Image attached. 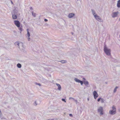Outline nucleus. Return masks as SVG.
<instances>
[{
    "mask_svg": "<svg viewBox=\"0 0 120 120\" xmlns=\"http://www.w3.org/2000/svg\"><path fill=\"white\" fill-rule=\"evenodd\" d=\"M74 80L75 81V82H78L79 83L80 82V80L78 79H77L76 78H75L74 79Z\"/></svg>",
    "mask_w": 120,
    "mask_h": 120,
    "instance_id": "dca6fc26",
    "label": "nucleus"
},
{
    "mask_svg": "<svg viewBox=\"0 0 120 120\" xmlns=\"http://www.w3.org/2000/svg\"><path fill=\"white\" fill-rule=\"evenodd\" d=\"M35 84L36 85H38V86H41V84L40 83H37V82H35Z\"/></svg>",
    "mask_w": 120,
    "mask_h": 120,
    "instance_id": "4be33fe9",
    "label": "nucleus"
},
{
    "mask_svg": "<svg viewBox=\"0 0 120 120\" xmlns=\"http://www.w3.org/2000/svg\"><path fill=\"white\" fill-rule=\"evenodd\" d=\"M30 10H33V9L32 8V7H31L30 8Z\"/></svg>",
    "mask_w": 120,
    "mask_h": 120,
    "instance_id": "72a5a7b5",
    "label": "nucleus"
},
{
    "mask_svg": "<svg viewBox=\"0 0 120 120\" xmlns=\"http://www.w3.org/2000/svg\"><path fill=\"white\" fill-rule=\"evenodd\" d=\"M1 111L0 110V117H1Z\"/></svg>",
    "mask_w": 120,
    "mask_h": 120,
    "instance_id": "c85d7f7f",
    "label": "nucleus"
},
{
    "mask_svg": "<svg viewBox=\"0 0 120 120\" xmlns=\"http://www.w3.org/2000/svg\"><path fill=\"white\" fill-rule=\"evenodd\" d=\"M93 94L94 96V97L95 99H96V98L98 97V94L97 92L95 91H94L93 93Z\"/></svg>",
    "mask_w": 120,
    "mask_h": 120,
    "instance_id": "0eeeda50",
    "label": "nucleus"
},
{
    "mask_svg": "<svg viewBox=\"0 0 120 120\" xmlns=\"http://www.w3.org/2000/svg\"><path fill=\"white\" fill-rule=\"evenodd\" d=\"M48 21V20L46 19H44V21L45 22H47Z\"/></svg>",
    "mask_w": 120,
    "mask_h": 120,
    "instance_id": "c756f323",
    "label": "nucleus"
},
{
    "mask_svg": "<svg viewBox=\"0 0 120 120\" xmlns=\"http://www.w3.org/2000/svg\"><path fill=\"white\" fill-rule=\"evenodd\" d=\"M71 99H73L75 101V102H76V104H77V100H75L74 98H69V99L70 100Z\"/></svg>",
    "mask_w": 120,
    "mask_h": 120,
    "instance_id": "aec40b11",
    "label": "nucleus"
},
{
    "mask_svg": "<svg viewBox=\"0 0 120 120\" xmlns=\"http://www.w3.org/2000/svg\"><path fill=\"white\" fill-rule=\"evenodd\" d=\"M118 88V87L117 86H116V87L114 89V91H113V92L114 93H115L116 92V90H117V88Z\"/></svg>",
    "mask_w": 120,
    "mask_h": 120,
    "instance_id": "6ab92c4d",
    "label": "nucleus"
},
{
    "mask_svg": "<svg viewBox=\"0 0 120 120\" xmlns=\"http://www.w3.org/2000/svg\"><path fill=\"white\" fill-rule=\"evenodd\" d=\"M103 108L101 106L99 107L98 109V111L100 115H102L103 114Z\"/></svg>",
    "mask_w": 120,
    "mask_h": 120,
    "instance_id": "39448f33",
    "label": "nucleus"
},
{
    "mask_svg": "<svg viewBox=\"0 0 120 120\" xmlns=\"http://www.w3.org/2000/svg\"><path fill=\"white\" fill-rule=\"evenodd\" d=\"M112 110H110L109 112V113L111 115H114L116 113V109L114 106L112 107Z\"/></svg>",
    "mask_w": 120,
    "mask_h": 120,
    "instance_id": "20e7f679",
    "label": "nucleus"
},
{
    "mask_svg": "<svg viewBox=\"0 0 120 120\" xmlns=\"http://www.w3.org/2000/svg\"><path fill=\"white\" fill-rule=\"evenodd\" d=\"M28 41H30V37H28Z\"/></svg>",
    "mask_w": 120,
    "mask_h": 120,
    "instance_id": "7c9ffc66",
    "label": "nucleus"
},
{
    "mask_svg": "<svg viewBox=\"0 0 120 120\" xmlns=\"http://www.w3.org/2000/svg\"><path fill=\"white\" fill-rule=\"evenodd\" d=\"M119 20H120V19H119Z\"/></svg>",
    "mask_w": 120,
    "mask_h": 120,
    "instance_id": "79ce46f5",
    "label": "nucleus"
},
{
    "mask_svg": "<svg viewBox=\"0 0 120 120\" xmlns=\"http://www.w3.org/2000/svg\"><path fill=\"white\" fill-rule=\"evenodd\" d=\"M104 50L105 53L106 55L108 56L110 55V49L107 48L106 45H104Z\"/></svg>",
    "mask_w": 120,
    "mask_h": 120,
    "instance_id": "f03ea898",
    "label": "nucleus"
},
{
    "mask_svg": "<svg viewBox=\"0 0 120 120\" xmlns=\"http://www.w3.org/2000/svg\"><path fill=\"white\" fill-rule=\"evenodd\" d=\"M75 15V14L73 13H69L68 15V17L70 18H72Z\"/></svg>",
    "mask_w": 120,
    "mask_h": 120,
    "instance_id": "9d476101",
    "label": "nucleus"
},
{
    "mask_svg": "<svg viewBox=\"0 0 120 120\" xmlns=\"http://www.w3.org/2000/svg\"><path fill=\"white\" fill-rule=\"evenodd\" d=\"M105 83L106 84H107V82H105Z\"/></svg>",
    "mask_w": 120,
    "mask_h": 120,
    "instance_id": "58836bf2",
    "label": "nucleus"
},
{
    "mask_svg": "<svg viewBox=\"0 0 120 120\" xmlns=\"http://www.w3.org/2000/svg\"><path fill=\"white\" fill-rule=\"evenodd\" d=\"M83 82L81 80L80 81V82H79V83H81V85H82L83 84Z\"/></svg>",
    "mask_w": 120,
    "mask_h": 120,
    "instance_id": "393cba45",
    "label": "nucleus"
},
{
    "mask_svg": "<svg viewBox=\"0 0 120 120\" xmlns=\"http://www.w3.org/2000/svg\"><path fill=\"white\" fill-rule=\"evenodd\" d=\"M83 82L84 84L86 85H88L89 84L88 82L87 81H83Z\"/></svg>",
    "mask_w": 120,
    "mask_h": 120,
    "instance_id": "4468645a",
    "label": "nucleus"
},
{
    "mask_svg": "<svg viewBox=\"0 0 120 120\" xmlns=\"http://www.w3.org/2000/svg\"><path fill=\"white\" fill-rule=\"evenodd\" d=\"M93 15L94 17V16H97V15L95 13V14H93Z\"/></svg>",
    "mask_w": 120,
    "mask_h": 120,
    "instance_id": "cd10ccee",
    "label": "nucleus"
},
{
    "mask_svg": "<svg viewBox=\"0 0 120 120\" xmlns=\"http://www.w3.org/2000/svg\"><path fill=\"white\" fill-rule=\"evenodd\" d=\"M59 61L60 62L62 63H66L67 61L66 60H61Z\"/></svg>",
    "mask_w": 120,
    "mask_h": 120,
    "instance_id": "a211bd4d",
    "label": "nucleus"
},
{
    "mask_svg": "<svg viewBox=\"0 0 120 120\" xmlns=\"http://www.w3.org/2000/svg\"><path fill=\"white\" fill-rule=\"evenodd\" d=\"M56 85L58 87V89L60 90H61V87L60 85L57 83H56Z\"/></svg>",
    "mask_w": 120,
    "mask_h": 120,
    "instance_id": "9b49d317",
    "label": "nucleus"
},
{
    "mask_svg": "<svg viewBox=\"0 0 120 120\" xmlns=\"http://www.w3.org/2000/svg\"><path fill=\"white\" fill-rule=\"evenodd\" d=\"M89 98H87V100H88V101L89 100Z\"/></svg>",
    "mask_w": 120,
    "mask_h": 120,
    "instance_id": "f704fd0d",
    "label": "nucleus"
},
{
    "mask_svg": "<svg viewBox=\"0 0 120 120\" xmlns=\"http://www.w3.org/2000/svg\"><path fill=\"white\" fill-rule=\"evenodd\" d=\"M11 14L12 15V18L13 19H16L17 17V16L19 15V14L18 12V11L15 9L12 12Z\"/></svg>",
    "mask_w": 120,
    "mask_h": 120,
    "instance_id": "f257e3e1",
    "label": "nucleus"
},
{
    "mask_svg": "<svg viewBox=\"0 0 120 120\" xmlns=\"http://www.w3.org/2000/svg\"><path fill=\"white\" fill-rule=\"evenodd\" d=\"M26 31L27 32V35L28 37H30V32L29 31V29H26Z\"/></svg>",
    "mask_w": 120,
    "mask_h": 120,
    "instance_id": "f8f14e48",
    "label": "nucleus"
},
{
    "mask_svg": "<svg viewBox=\"0 0 120 120\" xmlns=\"http://www.w3.org/2000/svg\"><path fill=\"white\" fill-rule=\"evenodd\" d=\"M82 79H83V80H84V81H86V79L84 78H83Z\"/></svg>",
    "mask_w": 120,
    "mask_h": 120,
    "instance_id": "473e14b6",
    "label": "nucleus"
},
{
    "mask_svg": "<svg viewBox=\"0 0 120 120\" xmlns=\"http://www.w3.org/2000/svg\"><path fill=\"white\" fill-rule=\"evenodd\" d=\"M101 98H99L98 99V101H99L101 100Z\"/></svg>",
    "mask_w": 120,
    "mask_h": 120,
    "instance_id": "bb28decb",
    "label": "nucleus"
},
{
    "mask_svg": "<svg viewBox=\"0 0 120 120\" xmlns=\"http://www.w3.org/2000/svg\"><path fill=\"white\" fill-rule=\"evenodd\" d=\"M120 120V119H118V120Z\"/></svg>",
    "mask_w": 120,
    "mask_h": 120,
    "instance_id": "4c0bfd02",
    "label": "nucleus"
},
{
    "mask_svg": "<svg viewBox=\"0 0 120 120\" xmlns=\"http://www.w3.org/2000/svg\"><path fill=\"white\" fill-rule=\"evenodd\" d=\"M91 10V11L92 12V13L93 14H95V11H94V10L92 9Z\"/></svg>",
    "mask_w": 120,
    "mask_h": 120,
    "instance_id": "5701e85b",
    "label": "nucleus"
},
{
    "mask_svg": "<svg viewBox=\"0 0 120 120\" xmlns=\"http://www.w3.org/2000/svg\"><path fill=\"white\" fill-rule=\"evenodd\" d=\"M11 3H12V4H13V2H12V1H11Z\"/></svg>",
    "mask_w": 120,
    "mask_h": 120,
    "instance_id": "c9c22d12",
    "label": "nucleus"
},
{
    "mask_svg": "<svg viewBox=\"0 0 120 120\" xmlns=\"http://www.w3.org/2000/svg\"><path fill=\"white\" fill-rule=\"evenodd\" d=\"M32 15L34 17H35L36 16V14L35 13H34L33 12H32Z\"/></svg>",
    "mask_w": 120,
    "mask_h": 120,
    "instance_id": "b1692460",
    "label": "nucleus"
},
{
    "mask_svg": "<svg viewBox=\"0 0 120 120\" xmlns=\"http://www.w3.org/2000/svg\"><path fill=\"white\" fill-rule=\"evenodd\" d=\"M14 44L15 45L17 46L19 48L21 46H22L23 45V44L22 43H19L18 41L16 42Z\"/></svg>",
    "mask_w": 120,
    "mask_h": 120,
    "instance_id": "423d86ee",
    "label": "nucleus"
},
{
    "mask_svg": "<svg viewBox=\"0 0 120 120\" xmlns=\"http://www.w3.org/2000/svg\"><path fill=\"white\" fill-rule=\"evenodd\" d=\"M119 37L120 38V34L119 35Z\"/></svg>",
    "mask_w": 120,
    "mask_h": 120,
    "instance_id": "a19ab883",
    "label": "nucleus"
},
{
    "mask_svg": "<svg viewBox=\"0 0 120 120\" xmlns=\"http://www.w3.org/2000/svg\"><path fill=\"white\" fill-rule=\"evenodd\" d=\"M94 17L98 21L101 22H102V20L101 18L99 16H94Z\"/></svg>",
    "mask_w": 120,
    "mask_h": 120,
    "instance_id": "6e6552de",
    "label": "nucleus"
},
{
    "mask_svg": "<svg viewBox=\"0 0 120 120\" xmlns=\"http://www.w3.org/2000/svg\"><path fill=\"white\" fill-rule=\"evenodd\" d=\"M117 6L118 8H120V0H119L118 1Z\"/></svg>",
    "mask_w": 120,
    "mask_h": 120,
    "instance_id": "ddd939ff",
    "label": "nucleus"
},
{
    "mask_svg": "<svg viewBox=\"0 0 120 120\" xmlns=\"http://www.w3.org/2000/svg\"><path fill=\"white\" fill-rule=\"evenodd\" d=\"M17 66L18 68H21L22 67L21 64L19 63L17 64Z\"/></svg>",
    "mask_w": 120,
    "mask_h": 120,
    "instance_id": "2eb2a0df",
    "label": "nucleus"
},
{
    "mask_svg": "<svg viewBox=\"0 0 120 120\" xmlns=\"http://www.w3.org/2000/svg\"><path fill=\"white\" fill-rule=\"evenodd\" d=\"M100 101L101 103H103L104 102V100L103 98H101V99Z\"/></svg>",
    "mask_w": 120,
    "mask_h": 120,
    "instance_id": "412c9836",
    "label": "nucleus"
},
{
    "mask_svg": "<svg viewBox=\"0 0 120 120\" xmlns=\"http://www.w3.org/2000/svg\"><path fill=\"white\" fill-rule=\"evenodd\" d=\"M118 12H113L112 13V17L113 18L116 17L118 15Z\"/></svg>",
    "mask_w": 120,
    "mask_h": 120,
    "instance_id": "1a4fd4ad",
    "label": "nucleus"
},
{
    "mask_svg": "<svg viewBox=\"0 0 120 120\" xmlns=\"http://www.w3.org/2000/svg\"><path fill=\"white\" fill-rule=\"evenodd\" d=\"M38 104H39L38 103V101H35L34 103V105L35 106H36Z\"/></svg>",
    "mask_w": 120,
    "mask_h": 120,
    "instance_id": "f3484780",
    "label": "nucleus"
},
{
    "mask_svg": "<svg viewBox=\"0 0 120 120\" xmlns=\"http://www.w3.org/2000/svg\"><path fill=\"white\" fill-rule=\"evenodd\" d=\"M15 31H14V32L15 33Z\"/></svg>",
    "mask_w": 120,
    "mask_h": 120,
    "instance_id": "e433bc0d",
    "label": "nucleus"
},
{
    "mask_svg": "<svg viewBox=\"0 0 120 120\" xmlns=\"http://www.w3.org/2000/svg\"><path fill=\"white\" fill-rule=\"evenodd\" d=\"M62 100L64 102H66V101L65 100V99L64 98H62Z\"/></svg>",
    "mask_w": 120,
    "mask_h": 120,
    "instance_id": "a878e982",
    "label": "nucleus"
},
{
    "mask_svg": "<svg viewBox=\"0 0 120 120\" xmlns=\"http://www.w3.org/2000/svg\"><path fill=\"white\" fill-rule=\"evenodd\" d=\"M14 23L15 25L19 28V30H20V33H21V32L22 31L23 29H22V26H20V23L19 21L17 20H15L14 21Z\"/></svg>",
    "mask_w": 120,
    "mask_h": 120,
    "instance_id": "7ed1b4c3",
    "label": "nucleus"
},
{
    "mask_svg": "<svg viewBox=\"0 0 120 120\" xmlns=\"http://www.w3.org/2000/svg\"><path fill=\"white\" fill-rule=\"evenodd\" d=\"M72 35H73V33H72Z\"/></svg>",
    "mask_w": 120,
    "mask_h": 120,
    "instance_id": "ea45409f",
    "label": "nucleus"
},
{
    "mask_svg": "<svg viewBox=\"0 0 120 120\" xmlns=\"http://www.w3.org/2000/svg\"><path fill=\"white\" fill-rule=\"evenodd\" d=\"M69 116H70L72 117V115L71 114H69Z\"/></svg>",
    "mask_w": 120,
    "mask_h": 120,
    "instance_id": "2f4dec72",
    "label": "nucleus"
}]
</instances>
